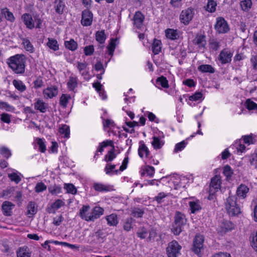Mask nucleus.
I'll list each match as a JSON object with an SVG mask.
<instances>
[{
  "label": "nucleus",
  "mask_w": 257,
  "mask_h": 257,
  "mask_svg": "<svg viewBox=\"0 0 257 257\" xmlns=\"http://www.w3.org/2000/svg\"><path fill=\"white\" fill-rule=\"evenodd\" d=\"M47 186L42 182H38L35 187V191L36 193H40L46 190Z\"/></svg>",
  "instance_id": "obj_58"
},
{
  "label": "nucleus",
  "mask_w": 257,
  "mask_h": 257,
  "mask_svg": "<svg viewBox=\"0 0 257 257\" xmlns=\"http://www.w3.org/2000/svg\"><path fill=\"white\" fill-rule=\"evenodd\" d=\"M90 207L89 205H83L79 210V215L81 219L89 221L90 214L88 212Z\"/></svg>",
  "instance_id": "obj_21"
},
{
  "label": "nucleus",
  "mask_w": 257,
  "mask_h": 257,
  "mask_svg": "<svg viewBox=\"0 0 257 257\" xmlns=\"http://www.w3.org/2000/svg\"><path fill=\"white\" fill-rule=\"evenodd\" d=\"M64 188L67 190V192L72 194H75L77 193V189L72 184H65Z\"/></svg>",
  "instance_id": "obj_57"
},
{
  "label": "nucleus",
  "mask_w": 257,
  "mask_h": 257,
  "mask_svg": "<svg viewBox=\"0 0 257 257\" xmlns=\"http://www.w3.org/2000/svg\"><path fill=\"white\" fill-rule=\"evenodd\" d=\"M8 177L12 181L15 182L16 184H18L22 180L18 173L15 172L8 174Z\"/></svg>",
  "instance_id": "obj_60"
},
{
  "label": "nucleus",
  "mask_w": 257,
  "mask_h": 257,
  "mask_svg": "<svg viewBox=\"0 0 257 257\" xmlns=\"http://www.w3.org/2000/svg\"><path fill=\"white\" fill-rule=\"evenodd\" d=\"M234 224L229 220H223L219 224L216 230L220 234H223L234 228Z\"/></svg>",
  "instance_id": "obj_7"
},
{
  "label": "nucleus",
  "mask_w": 257,
  "mask_h": 257,
  "mask_svg": "<svg viewBox=\"0 0 257 257\" xmlns=\"http://www.w3.org/2000/svg\"><path fill=\"white\" fill-rule=\"evenodd\" d=\"M189 205L192 213H195L199 211L202 208L200 202L198 200L196 201H190Z\"/></svg>",
  "instance_id": "obj_29"
},
{
  "label": "nucleus",
  "mask_w": 257,
  "mask_h": 257,
  "mask_svg": "<svg viewBox=\"0 0 257 257\" xmlns=\"http://www.w3.org/2000/svg\"><path fill=\"white\" fill-rule=\"evenodd\" d=\"M84 53L86 56L92 55L94 51V46L92 45L87 46L84 48Z\"/></svg>",
  "instance_id": "obj_64"
},
{
  "label": "nucleus",
  "mask_w": 257,
  "mask_h": 257,
  "mask_svg": "<svg viewBox=\"0 0 257 257\" xmlns=\"http://www.w3.org/2000/svg\"><path fill=\"white\" fill-rule=\"evenodd\" d=\"M155 173V168L151 166H146L144 169L141 170V175L142 176H144L145 174H147L150 177H153Z\"/></svg>",
  "instance_id": "obj_39"
},
{
  "label": "nucleus",
  "mask_w": 257,
  "mask_h": 257,
  "mask_svg": "<svg viewBox=\"0 0 257 257\" xmlns=\"http://www.w3.org/2000/svg\"><path fill=\"white\" fill-rule=\"evenodd\" d=\"M162 42L161 40L154 39L152 45V50L154 55L158 54L161 51Z\"/></svg>",
  "instance_id": "obj_25"
},
{
  "label": "nucleus",
  "mask_w": 257,
  "mask_h": 257,
  "mask_svg": "<svg viewBox=\"0 0 257 257\" xmlns=\"http://www.w3.org/2000/svg\"><path fill=\"white\" fill-rule=\"evenodd\" d=\"M106 39L104 30L97 31L95 34V39L100 44H103Z\"/></svg>",
  "instance_id": "obj_41"
},
{
  "label": "nucleus",
  "mask_w": 257,
  "mask_h": 257,
  "mask_svg": "<svg viewBox=\"0 0 257 257\" xmlns=\"http://www.w3.org/2000/svg\"><path fill=\"white\" fill-rule=\"evenodd\" d=\"M64 45L67 49L72 51H74L78 47L77 43L72 39L69 41H65Z\"/></svg>",
  "instance_id": "obj_31"
},
{
  "label": "nucleus",
  "mask_w": 257,
  "mask_h": 257,
  "mask_svg": "<svg viewBox=\"0 0 257 257\" xmlns=\"http://www.w3.org/2000/svg\"><path fill=\"white\" fill-rule=\"evenodd\" d=\"M35 108L39 110L42 113H44L47 110V105L42 100L38 99L35 103Z\"/></svg>",
  "instance_id": "obj_32"
},
{
  "label": "nucleus",
  "mask_w": 257,
  "mask_h": 257,
  "mask_svg": "<svg viewBox=\"0 0 257 257\" xmlns=\"http://www.w3.org/2000/svg\"><path fill=\"white\" fill-rule=\"evenodd\" d=\"M244 106L249 110H257V104L250 99H247L245 101Z\"/></svg>",
  "instance_id": "obj_48"
},
{
  "label": "nucleus",
  "mask_w": 257,
  "mask_h": 257,
  "mask_svg": "<svg viewBox=\"0 0 257 257\" xmlns=\"http://www.w3.org/2000/svg\"><path fill=\"white\" fill-rule=\"evenodd\" d=\"M166 37L171 40H175L179 38V35L177 30L168 29L165 31Z\"/></svg>",
  "instance_id": "obj_28"
},
{
  "label": "nucleus",
  "mask_w": 257,
  "mask_h": 257,
  "mask_svg": "<svg viewBox=\"0 0 257 257\" xmlns=\"http://www.w3.org/2000/svg\"><path fill=\"white\" fill-rule=\"evenodd\" d=\"M217 4L213 0H208L207 5L206 7V10L210 13H213L216 11Z\"/></svg>",
  "instance_id": "obj_51"
},
{
  "label": "nucleus",
  "mask_w": 257,
  "mask_h": 257,
  "mask_svg": "<svg viewBox=\"0 0 257 257\" xmlns=\"http://www.w3.org/2000/svg\"><path fill=\"white\" fill-rule=\"evenodd\" d=\"M186 215L180 211H176L174 217L171 231L175 235H178L182 231L184 226L187 223Z\"/></svg>",
  "instance_id": "obj_2"
},
{
  "label": "nucleus",
  "mask_w": 257,
  "mask_h": 257,
  "mask_svg": "<svg viewBox=\"0 0 257 257\" xmlns=\"http://www.w3.org/2000/svg\"><path fill=\"white\" fill-rule=\"evenodd\" d=\"M43 94L45 97L47 98H52L57 95L58 87L56 86L48 87L43 90Z\"/></svg>",
  "instance_id": "obj_16"
},
{
  "label": "nucleus",
  "mask_w": 257,
  "mask_h": 257,
  "mask_svg": "<svg viewBox=\"0 0 257 257\" xmlns=\"http://www.w3.org/2000/svg\"><path fill=\"white\" fill-rule=\"evenodd\" d=\"M249 188L244 184H241L237 188L236 194L239 198L244 199L249 192Z\"/></svg>",
  "instance_id": "obj_18"
},
{
  "label": "nucleus",
  "mask_w": 257,
  "mask_h": 257,
  "mask_svg": "<svg viewBox=\"0 0 257 257\" xmlns=\"http://www.w3.org/2000/svg\"><path fill=\"white\" fill-rule=\"evenodd\" d=\"M103 208L99 206L94 207L90 214L89 221H94L95 219L99 218L103 214Z\"/></svg>",
  "instance_id": "obj_15"
},
{
  "label": "nucleus",
  "mask_w": 257,
  "mask_h": 257,
  "mask_svg": "<svg viewBox=\"0 0 257 257\" xmlns=\"http://www.w3.org/2000/svg\"><path fill=\"white\" fill-rule=\"evenodd\" d=\"M65 7V3L63 0H56L55 1L54 8L57 14L59 15L63 14Z\"/></svg>",
  "instance_id": "obj_23"
},
{
  "label": "nucleus",
  "mask_w": 257,
  "mask_h": 257,
  "mask_svg": "<svg viewBox=\"0 0 257 257\" xmlns=\"http://www.w3.org/2000/svg\"><path fill=\"white\" fill-rule=\"evenodd\" d=\"M37 144L39 146V149L42 153H45L46 150V147L45 145L44 140L40 138L36 139Z\"/></svg>",
  "instance_id": "obj_63"
},
{
  "label": "nucleus",
  "mask_w": 257,
  "mask_h": 257,
  "mask_svg": "<svg viewBox=\"0 0 257 257\" xmlns=\"http://www.w3.org/2000/svg\"><path fill=\"white\" fill-rule=\"evenodd\" d=\"M145 16L141 11H137L135 13L133 21L134 26L138 28L141 29L144 25Z\"/></svg>",
  "instance_id": "obj_12"
},
{
  "label": "nucleus",
  "mask_w": 257,
  "mask_h": 257,
  "mask_svg": "<svg viewBox=\"0 0 257 257\" xmlns=\"http://www.w3.org/2000/svg\"><path fill=\"white\" fill-rule=\"evenodd\" d=\"M199 71L203 73H213L215 72L214 68L210 65L202 64L198 67Z\"/></svg>",
  "instance_id": "obj_36"
},
{
  "label": "nucleus",
  "mask_w": 257,
  "mask_h": 257,
  "mask_svg": "<svg viewBox=\"0 0 257 257\" xmlns=\"http://www.w3.org/2000/svg\"><path fill=\"white\" fill-rule=\"evenodd\" d=\"M105 219L109 226H116L118 223L117 215L114 213L106 216Z\"/></svg>",
  "instance_id": "obj_27"
},
{
  "label": "nucleus",
  "mask_w": 257,
  "mask_h": 257,
  "mask_svg": "<svg viewBox=\"0 0 257 257\" xmlns=\"http://www.w3.org/2000/svg\"><path fill=\"white\" fill-rule=\"evenodd\" d=\"M67 85L69 90L73 91L78 85L77 78L74 77H70Z\"/></svg>",
  "instance_id": "obj_40"
},
{
  "label": "nucleus",
  "mask_w": 257,
  "mask_h": 257,
  "mask_svg": "<svg viewBox=\"0 0 257 257\" xmlns=\"http://www.w3.org/2000/svg\"><path fill=\"white\" fill-rule=\"evenodd\" d=\"M156 82L164 88H168L169 87L167 78L163 76L158 77L156 80Z\"/></svg>",
  "instance_id": "obj_53"
},
{
  "label": "nucleus",
  "mask_w": 257,
  "mask_h": 257,
  "mask_svg": "<svg viewBox=\"0 0 257 257\" xmlns=\"http://www.w3.org/2000/svg\"><path fill=\"white\" fill-rule=\"evenodd\" d=\"M13 84L16 89L21 92L26 90L27 87L26 85L21 80L15 79L13 81Z\"/></svg>",
  "instance_id": "obj_37"
},
{
  "label": "nucleus",
  "mask_w": 257,
  "mask_h": 257,
  "mask_svg": "<svg viewBox=\"0 0 257 257\" xmlns=\"http://www.w3.org/2000/svg\"><path fill=\"white\" fill-rule=\"evenodd\" d=\"M113 142L111 140H106L100 143L97 149V152L102 153L103 149L107 146H113Z\"/></svg>",
  "instance_id": "obj_46"
},
{
  "label": "nucleus",
  "mask_w": 257,
  "mask_h": 257,
  "mask_svg": "<svg viewBox=\"0 0 257 257\" xmlns=\"http://www.w3.org/2000/svg\"><path fill=\"white\" fill-rule=\"evenodd\" d=\"M189 99L191 101H197V100H202L203 98V94L201 92L197 91L193 94L192 95L189 97Z\"/></svg>",
  "instance_id": "obj_56"
},
{
  "label": "nucleus",
  "mask_w": 257,
  "mask_h": 257,
  "mask_svg": "<svg viewBox=\"0 0 257 257\" xmlns=\"http://www.w3.org/2000/svg\"><path fill=\"white\" fill-rule=\"evenodd\" d=\"M182 246L176 240L169 242L166 248V252L168 257H177L180 254Z\"/></svg>",
  "instance_id": "obj_5"
},
{
  "label": "nucleus",
  "mask_w": 257,
  "mask_h": 257,
  "mask_svg": "<svg viewBox=\"0 0 257 257\" xmlns=\"http://www.w3.org/2000/svg\"><path fill=\"white\" fill-rule=\"evenodd\" d=\"M209 45L210 49L216 51L220 49L221 43L216 39H211L209 41Z\"/></svg>",
  "instance_id": "obj_35"
},
{
  "label": "nucleus",
  "mask_w": 257,
  "mask_h": 257,
  "mask_svg": "<svg viewBox=\"0 0 257 257\" xmlns=\"http://www.w3.org/2000/svg\"><path fill=\"white\" fill-rule=\"evenodd\" d=\"M93 188L98 192H107L109 191V186L100 183H94Z\"/></svg>",
  "instance_id": "obj_34"
},
{
  "label": "nucleus",
  "mask_w": 257,
  "mask_h": 257,
  "mask_svg": "<svg viewBox=\"0 0 257 257\" xmlns=\"http://www.w3.org/2000/svg\"><path fill=\"white\" fill-rule=\"evenodd\" d=\"M131 215L136 218H141L145 213V208L135 207L131 208Z\"/></svg>",
  "instance_id": "obj_24"
},
{
  "label": "nucleus",
  "mask_w": 257,
  "mask_h": 257,
  "mask_svg": "<svg viewBox=\"0 0 257 257\" xmlns=\"http://www.w3.org/2000/svg\"><path fill=\"white\" fill-rule=\"evenodd\" d=\"M187 143L185 141H183L179 143L176 144L174 152L177 153L178 152L182 151L186 147Z\"/></svg>",
  "instance_id": "obj_61"
},
{
  "label": "nucleus",
  "mask_w": 257,
  "mask_h": 257,
  "mask_svg": "<svg viewBox=\"0 0 257 257\" xmlns=\"http://www.w3.org/2000/svg\"><path fill=\"white\" fill-rule=\"evenodd\" d=\"M115 166H116L115 165H111L109 164H106L104 168V171L105 173L109 175H112L113 174L117 175L118 173V170H114V169L115 168Z\"/></svg>",
  "instance_id": "obj_43"
},
{
  "label": "nucleus",
  "mask_w": 257,
  "mask_h": 257,
  "mask_svg": "<svg viewBox=\"0 0 257 257\" xmlns=\"http://www.w3.org/2000/svg\"><path fill=\"white\" fill-rule=\"evenodd\" d=\"M60 134L64 135V136L66 138H68L70 135V130L68 126L67 125H63L59 130Z\"/></svg>",
  "instance_id": "obj_62"
},
{
  "label": "nucleus",
  "mask_w": 257,
  "mask_h": 257,
  "mask_svg": "<svg viewBox=\"0 0 257 257\" xmlns=\"http://www.w3.org/2000/svg\"><path fill=\"white\" fill-rule=\"evenodd\" d=\"M225 209L230 216H237L241 213L240 207L237 204V197L234 195H229L225 202Z\"/></svg>",
  "instance_id": "obj_3"
},
{
  "label": "nucleus",
  "mask_w": 257,
  "mask_h": 257,
  "mask_svg": "<svg viewBox=\"0 0 257 257\" xmlns=\"http://www.w3.org/2000/svg\"><path fill=\"white\" fill-rule=\"evenodd\" d=\"M214 28L219 34H225L229 31V27L227 21L223 17H220L216 18Z\"/></svg>",
  "instance_id": "obj_6"
},
{
  "label": "nucleus",
  "mask_w": 257,
  "mask_h": 257,
  "mask_svg": "<svg viewBox=\"0 0 257 257\" xmlns=\"http://www.w3.org/2000/svg\"><path fill=\"white\" fill-rule=\"evenodd\" d=\"M117 41V39H111L110 40V42L109 43L108 45L107 46V49L108 51V54L111 56H112L113 55V52L115 50L116 46V42Z\"/></svg>",
  "instance_id": "obj_42"
},
{
  "label": "nucleus",
  "mask_w": 257,
  "mask_h": 257,
  "mask_svg": "<svg viewBox=\"0 0 257 257\" xmlns=\"http://www.w3.org/2000/svg\"><path fill=\"white\" fill-rule=\"evenodd\" d=\"M48 40V41L46 45L50 49L53 50L54 51L59 50V44L56 39L49 38Z\"/></svg>",
  "instance_id": "obj_33"
},
{
  "label": "nucleus",
  "mask_w": 257,
  "mask_h": 257,
  "mask_svg": "<svg viewBox=\"0 0 257 257\" xmlns=\"http://www.w3.org/2000/svg\"><path fill=\"white\" fill-rule=\"evenodd\" d=\"M176 50H178L176 55V58L181 57L182 59H184L186 58L187 55L186 50L184 47L181 46L176 47Z\"/></svg>",
  "instance_id": "obj_49"
},
{
  "label": "nucleus",
  "mask_w": 257,
  "mask_h": 257,
  "mask_svg": "<svg viewBox=\"0 0 257 257\" xmlns=\"http://www.w3.org/2000/svg\"><path fill=\"white\" fill-rule=\"evenodd\" d=\"M22 20L27 28L32 29L35 27L34 21L33 20L32 15L30 14H24L22 16Z\"/></svg>",
  "instance_id": "obj_17"
},
{
  "label": "nucleus",
  "mask_w": 257,
  "mask_h": 257,
  "mask_svg": "<svg viewBox=\"0 0 257 257\" xmlns=\"http://www.w3.org/2000/svg\"><path fill=\"white\" fill-rule=\"evenodd\" d=\"M140 145L138 149V154L139 156L143 158L144 157V155H145L146 157H149L150 155V151L145 144L144 142L143 141H140Z\"/></svg>",
  "instance_id": "obj_19"
},
{
  "label": "nucleus",
  "mask_w": 257,
  "mask_h": 257,
  "mask_svg": "<svg viewBox=\"0 0 257 257\" xmlns=\"http://www.w3.org/2000/svg\"><path fill=\"white\" fill-rule=\"evenodd\" d=\"M21 39L22 41V44L26 50L30 53H33L34 52V47L30 40L24 38H22Z\"/></svg>",
  "instance_id": "obj_30"
},
{
  "label": "nucleus",
  "mask_w": 257,
  "mask_h": 257,
  "mask_svg": "<svg viewBox=\"0 0 257 257\" xmlns=\"http://www.w3.org/2000/svg\"><path fill=\"white\" fill-rule=\"evenodd\" d=\"M193 42L199 48H204L206 45V37L202 35H197Z\"/></svg>",
  "instance_id": "obj_22"
},
{
  "label": "nucleus",
  "mask_w": 257,
  "mask_h": 257,
  "mask_svg": "<svg viewBox=\"0 0 257 257\" xmlns=\"http://www.w3.org/2000/svg\"><path fill=\"white\" fill-rule=\"evenodd\" d=\"M204 236L197 234L193 239L191 250L198 257H201L203 251Z\"/></svg>",
  "instance_id": "obj_4"
},
{
  "label": "nucleus",
  "mask_w": 257,
  "mask_h": 257,
  "mask_svg": "<svg viewBox=\"0 0 257 257\" xmlns=\"http://www.w3.org/2000/svg\"><path fill=\"white\" fill-rule=\"evenodd\" d=\"M0 154L7 159L9 158L12 155L11 151L6 147L0 148Z\"/></svg>",
  "instance_id": "obj_59"
},
{
  "label": "nucleus",
  "mask_w": 257,
  "mask_h": 257,
  "mask_svg": "<svg viewBox=\"0 0 257 257\" xmlns=\"http://www.w3.org/2000/svg\"><path fill=\"white\" fill-rule=\"evenodd\" d=\"M32 252L27 246L20 247L17 250V257H31Z\"/></svg>",
  "instance_id": "obj_20"
},
{
  "label": "nucleus",
  "mask_w": 257,
  "mask_h": 257,
  "mask_svg": "<svg viewBox=\"0 0 257 257\" xmlns=\"http://www.w3.org/2000/svg\"><path fill=\"white\" fill-rule=\"evenodd\" d=\"M37 208L35 206V203L34 202H30L27 206V213L34 215L36 214Z\"/></svg>",
  "instance_id": "obj_50"
},
{
  "label": "nucleus",
  "mask_w": 257,
  "mask_h": 257,
  "mask_svg": "<svg viewBox=\"0 0 257 257\" xmlns=\"http://www.w3.org/2000/svg\"><path fill=\"white\" fill-rule=\"evenodd\" d=\"M71 99L69 94H63L60 98V105L63 108H66L68 101Z\"/></svg>",
  "instance_id": "obj_47"
},
{
  "label": "nucleus",
  "mask_w": 257,
  "mask_h": 257,
  "mask_svg": "<svg viewBox=\"0 0 257 257\" xmlns=\"http://www.w3.org/2000/svg\"><path fill=\"white\" fill-rule=\"evenodd\" d=\"M1 14L5 16L6 19L11 22H14L15 20V18L13 14L7 8L1 9Z\"/></svg>",
  "instance_id": "obj_26"
},
{
  "label": "nucleus",
  "mask_w": 257,
  "mask_h": 257,
  "mask_svg": "<svg viewBox=\"0 0 257 257\" xmlns=\"http://www.w3.org/2000/svg\"><path fill=\"white\" fill-rule=\"evenodd\" d=\"M194 15V10L191 8H188L183 10L180 15V22L185 25H187L192 20Z\"/></svg>",
  "instance_id": "obj_8"
},
{
  "label": "nucleus",
  "mask_w": 257,
  "mask_h": 257,
  "mask_svg": "<svg viewBox=\"0 0 257 257\" xmlns=\"http://www.w3.org/2000/svg\"><path fill=\"white\" fill-rule=\"evenodd\" d=\"M153 141L151 143L152 146L155 150L160 149L164 145V142L156 136L153 137Z\"/></svg>",
  "instance_id": "obj_38"
},
{
  "label": "nucleus",
  "mask_w": 257,
  "mask_h": 257,
  "mask_svg": "<svg viewBox=\"0 0 257 257\" xmlns=\"http://www.w3.org/2000/svg\"><path fill=\"white\" fill-rule=\"evenodd\" d=\"M252 4L251 0H242L240 3L241 10L244 12H248L251 8Z\"/></svg>",
  "instance_id": "obj_44"
},
{
  "label": "nucleus",
  "mask_w": 257,
  "mask_h": 257,
  "mask_svg": "<svg viewBox=\"0 0 257 257\" xmlns=\"http://www.w3.org/2000/svg\"><path fill=\"white\" fill-rule=\"evenodd\" d=\"M112 147V149L109 151L105 156L104 160L106 162H111L116 157V155L114 153V147L113 145Z\"/></svg>",
  "instance_id": "obj_52"
},
{
  "label": "nucleus",
  "mask_w": 257,
  "mask_h": 257,
  "mask_svg": "<svg viewBox=\"0 0 257 257\" xmlns=\"http://www.w3.org/2000/svg\"><path fill=\"white\" fill-rule=\"evenodd\" d=\"M15 207L14 204L11 202L8 201H4L2 206V209L3 214L6 216H10L12 214V209Z\"/></svg>",
  "instance_id": "obj_14"
},
{
  "label": "nucleus",
  "mask_w": 257,
  "mask_h": 257,
  "mask_svg": "<svg viewBox=\"0 0 257 257\" xmlns=\"http://www.w3.org/2000/svg\"><path fill=\"white\" fill-rule=\"evenodd\" d=\"M132 217L127 218L125 220L123 228L126 231H129L132 228V223L133 222Z\"/></svg>",
  "instance_id": "obj_55"
},
{
  "label": "nucleus",
  "mask_w": 257,
  "mask_h": 257,
  "mask_svg": "<svg viewBox=\"0 0 257 257\" xmlns=\"http://www.w3.org/2000/svg\"><path fill=\"white\" fill-rule=\"evenodd\" d=\"M65 203L61 199L56 200L54 203L47 207L46 210L49 213L55 214L56 211L63 206Z\"/></svg>",
  "instance_id": "obj_13"
},
{
  "label": "nucleus",
  "mask_w": 257,
  "mask_h": 257,
  "mask_svg": "<svg viewBox=\"0 0 257 257\" xmlns=\"http://www.w3.org/2000/svg\"><path fill=\"white\" fill-rule=\"evenodd\" d=\"M7 63L14 73L23 74L25 72L26 59L23 54H16L7 60Z\"/></svg>",
  "instance_id": "obj_1"
},
{
  "label": "nucleus",
  "mask_w": 257,
  "mask_h": 257,
  "mask_svg": "<svg viewBox=\"0 0 257 257\" xmlns=\"http://www.w3.org/2000/svg\"><path fill=\"white\" fill-rule=\"evenodd\" d=\"M48 190L50 193L52 195L57 194L61 192V187L59 185L55 184L53 186H50L48 187Z\"/></svg>",
  "instance_id": "obj_54"
},
{
  "label": "nucleus",
  "mask_w": 257,
  "mask_h": 257,
  "mask_svg": "<svg viewBox=\"0 0 257 257\" xmlns=\"http://www.w3.org/2000/svg\"><path fill=\"white\" fill-rule=\"evenodd\" d=\"M93 14L89 10H85L82 12L81 23L83 26H89L92 24Z\"/></svg>",
  "instance_id": "obj_10"
},
{
  "label": "nucleus",
  "mask_w": 257,
  "mask_h": 257,
  "mask_svg": "<svg viewBox=\"0 0 257 257\" xmlns=\"http://www.w3.org/2000/svg\"><path fill=\"white\" fill-rule=\"evenodd\" d=\"M221 184V177L219 175H215L211 179L209 190H211L212 193H216L220 189Z\"/></svg>",
  "instance_id": "obj_11"
},
{
  "label": "nucleus",
  "mask_w": 257,
  "mask_h": 257,
  "mask_svg": "<svg viewBox=\"0 0 257 257\" xmlns=\"http://www.w3.org/2000/svg\"><path fill=\"white\" fill-rule=\"evenodd\" d=\"M223 174L226 177V179L229 180L233 174V171L230 166L226 165L223 167Z\"/></svg>",
  "instance_id": "obj_45"
},
{
  "label": "nucleus",
  "mask_w": 257,
  "mask_h": 257,
  "mask_svg": "<svg viewBox=\"0 0 257 257\" xmlns=\"http://www.w3.org/2000/svg\"><path fill=\"white\" fill-rule=\"evenodd\" d=\"M232 56L233 53L230 50L228 49H223L220 52L218 59L221 64L224 65L230 63Z\"/></svg>",
  "instance_id": "obj_9"
}]
</instances>
